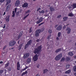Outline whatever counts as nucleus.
Masks as SVG:
<instances>
[{"instance_id": "obj_62", "label": "nucleus", "mask_w": 76, "mask_h": 76, "mask_svg": "<svg viewBox=\"0 0 76 76\" xmlns=\"http://www.w3.org/2000/svg\"><path fill=\"white\" fill-rule=\"evenodd\" d=\"M58 26V25H56L55 26V28H57Z\"/></svg>"}, {"instance_id": "obj_10", "label": "nucleus", "mask_w": 76, "mask_h": 76, "mask_svg": "<svg viewBox=\"0 0 76 76\" xmlns=\"http://www.w3.org/2000/svg\"><path fill=\"white\" fill-rule=\"evenodd\" d=\"M22 7L24 8L28 7V4L26 2L24 3V4L22 5Z\"/></svg>"}, {"instance_id": "obj_63", "label": "nucleus", "mask_w": 76, "mask_h": 76, "mask_svg": "<svg viewBox=\"0 0 76 76\" xmlns=\"http://www.w3.org/2000/svg\"><path fill=\"white\" fill-rule=\"evenodd\" d=\"M12 14H15V11H12Z\"/></svg>"}, {"instance_id": "obj_44", "label": "nucleus", "mask_w": 76, "mask_h": 76, "mask_svg": "<svg viewBox=\"0 0 76 76\" xmlns=\"http://www.w3.org/2000/svg\"><path fill=\"white\" fill-rule=\"evenodd\" d=\"M21 48H22V46H21V45H20L19 46V48L18 49V50H20Z\"/></svg>"}, {"instance_id": "obj_48", "label": "nucleus", "mask_w": 76, "mask_h": 76, "mask_svg": "<svg viewBox=\"0 0 76 76\" xmlns=\"http://www.w3.org/2000/svg\"><path fill=\"white\" fill-rule=\"evenodd\" d=\"M6 47H7V45H5V46H4V47L3 48V50H5V48H6Z\"/></svg>"}, {"instance_id": "obj_20", "label": "nucleus", "mask_w": 76, "mask_h": 76, "mask_svg": "<svg viewBox=\"0 0 76 76\" xmlns=\"http://www.w3.org/2000/svg\"><path fill=\"white\" fill-rule=\"evenodd\" d=\"M50 9L51 12H54L55 10V9L53 7H50Z\"/></svg>"}, {"instance_id": "obj_23", "label": "nucleus", "mask_w": 76, "mask_h": 76, "mask_svg": "<svg viewBox=\"0 0 76 76\" xmlns=\"http://www.w3.org/2000/svg\"><path fill=\"white\" fill-rule=\"evenodd\" d=\"M27 73H28V71H26L24 72H23L21 75V76H23L25 75H26Z\"/></svg>"}, {"instance_id": "obj_15", "label": "nucleus", "mask_w": 76, "mask_h": 76, "mask_svg": "<svg viewBox=\"0 0 76 76\" xmlns=\"http://www.w3.org/2000/svg\"><path fill=\"white\" fill-rule=\"evenodd\" d=\"M10 18V16H8L6 17L5 18V19L7 22H9V18Z\"/></svg>"}, {"instance_id": "obj_14", "label": "nucleus", "mask_w": 76, "mask_h": 76, "mask_svg": "<svg viewBox=\"0 0 76 76\" xmlns=\"http://www.w3.org/2000/svg\"><path fill=\"white\" fill-rule=\"evenodd\" d=\"M11 6V5L9 4L7 7L6 9L7 11H9V9H10V7Z\"/></svg>"}, {"instance_id": "obj_61", "label": "nucleus", "mask_w": 76, "mask_h": 76, "mask_svg": "<svg viewBox=\"0 0 76 76\" xmlns=\"http://www.w3.org/2000/svg\"><path fill=\"white\" fill-rule=\"evenodd\" d=\"M3 63V61H0V64H2Z\"/></svg>"}, {"instance_id": "obj_25", "label": "nucleus", "mask_w": 76, "mask_h": 76, "mask_svg": "<svg viewBox=\"0 0 76 76\" xmlns=\"http://www.w3.org/2000/svg\"><path fill=\"white\" fill-rule=\"evenodd\" d=\"M29 14H28L27 15L25 16L24 18H23V20H25V19H26V18H27V17H28V16H29Z\"/></svg>"}, {"instance_id": "obj_35", "label": "nucleus", "mask_w": 76, "mask_h": 76, "mask_svg": "<svg viewBox=\"0 0 76 76\" xmlns=\"http://www.w3.org/2000/svg\"><path fill=\"white\" fill-rule=\"evenodd\" d=\"M44 23H45V22H43L40 23V24H39L38 25V26H40L41 25H43L44 24Z\"/></svg>"}, {"instance_id": "obj_27", "label": "nucleus", "mask_w": 76, "mask_h": 76, "mask_svg": "<svg viewBox=\"0 0 76 76\" xmlns=\"http://www.w3.org/2000/svg\"><path fill=\"white\" fill-rule=\"evenodd\" d=\"M70 60V58L69 57H67L66 58V61H69Z\"/></svg>"}, {"instance_id": "obj_56", "label": "nucleus", "mask_w": 76, "mask_h": 76, "mask_svg": "<svg viewBox=\"0 0 76 76\" xmlns=\"http://www.w3.org/2000/svg\"><path fill=\"white\" fill-rule=\"evenodd\" d=\"M15 14H12V17H15Z\"/></svg>"}, {"instance_id": "obj_33", "label": "nucleus", "mask_w": 76, "mask_h": 76, "mask_svg": "<svg viewBox=\"0 0 76 76\" xmlns=\"http://www.w3.org/2000/svg\"><path fill=\"white\" fill-rule=\"evenodd\" d=\"M73 69L74 72H76V65L74 66Z\"/></svg>"}, {"instance_id": "obj_42", "label": "nucleus", "mask_w": 76, "mask_h": 76, "mask_svg": "<svg viewBox=\"0 0 76 76\" xmlns=\"http://www.w3.org/2000/svg\"><path fill=\"white\" fill-rule=\"evenodd\" d=\"M11 70L12 68L10 67H9L8 69V71H9V72H10V71H11Z\"/></svg>"}, {"instance_id": "obj_12", "label": "nucleus", "mask_w": 76, "mask_h": 76, "mask_svg": "<svg viewBox=\"0 0 76 76\" xmlns=\"http://www.w3.org/2000/svg\"><path fill=\"white\" fill-rule=\"evenodd\" d=\"M66 31H68L67 34H69L71 32V28H68L66 29Z\"/></svg>"}, {"instance_id": "obj_38", "label": "nucleus", "mask_w": 76, "mask_h": 76, "mask_svg": "<svg viewBox=\"0 0 76 76\" xmlns=\"http://www.w3.org/2000/svg\"><path fill=\"white\" fill-rule=\"evenodd\" d=\"M4 71L3 70H0V75H2V73H3Z\"/></svg>"}, {"instance_id": "obj_19", "label": "nucleus", "mask_w": 76, "mask_h": 76, "mask_svg": "<svg viewBox=\"0 0 76 76\" xmlns=\"http://www.w3.org/2000/svg\"><path fill=\"white\" fill-rule=\"evenodd\" d=\"M68 55L71 57H72V56H73L74 55V54L73 53H72V52H70L68 53Z\"/></svg>"}, {"instance_id": "obj_53", "label": "nucleus", "mask_w": 76, "mask_h": 76, "mask_svg": "<svg viewBox=\"0 0 76 76\" xmlns=\"http://www.w3.org/2000/svg\"><path fill=\"white\" fill-rule=\"evenodd\" d=\"M39 41V39H37L36 40V42H38Z\"/></svg>"}, {"instance_id": "obj_54", "label": "nucleus", "mask_w": 76, "mask_h": 76, "mask_svg": "<svg viewBox=\"0 0 76 76\" xmlns=\"http://www.w3.org/2000/svg\"><path fill=\"white\" fill-rule=\"evenodd\" d=\"M39 10H41V8H39L37 9V12H38V11H39Z\"/></svg>"}, {"instance_id": "obj_24", "label": "nucleus", "mask_w": 76, "mask_h": 76, "mask_svg": "<svg viewBox=\"0 0 76 76\" xmlns=\"http://www.w3.org/2000/svg\"><path fill=\"white\" fill-rule=\"evenodd\" d=\"M48 32L49 33V34H50L51 35V33L53 32L52 30L51 29H49L48 31Z\"/></svg>"}, {"instance_id": "obj_5", "label": "nucleus", "mask_w": 76, "mask_h": 76, "mask_svg": "<svg viewBox=\"0 0 76 76\" xmlns=\"http://www.w3.org/2000/svg\"><path fill=\"white\" fill-rule=\"evenodd\" d=\"M16 42L15 41L12 40L10 42L9 45L11 46H14Z\"/></svg>"}, {"instance_id": "obj_60", "label": "nucleus", "mask_w": 76, "mask_h": 76, "mask_svg": "<svg viewBox=\"0 0 76 76\" xmlns=\"http://www.w3.org/2000/svg\"><path fill=\"white\" fill-rule=\"evenodd\" d=\"M56 40H58L59 39V38H58V37H57L56 38Z\"/></svg>"}, {"instance_id": "obj_47", "label": "nucleus", "mask_w": 76, "mask_h": 76, "mask_svg": "<svg viewBox=\"0 0 76 76\" xmlns=\"http://www.w3.org/2000/svg\"><path fill=\"white\" fill-rule=\"evenodd\" d=\"M22 37L20 35H19L18 36V39H20V37Z\"/></svg>"}, {"instance_id": "obj_6", "label": "nucleus", "mask_w": 76, "mask_h": 76, "mask_svg": "<svg viewBox=\"0 0 76 76\" xmlns=\"http://www.w3.org/2000/svg\"><path fill=\"white\" fill-rule=\"evenodd\" d=\"M39 55H38L37 54H36L33 57V59L34 61H36L38 60V57Z\"/></svg>"}, {"instance_id": "obj_59", "label": "nucleus", "mask_w": 76, "mask_h": 76, "mask_svg": "<svg viewBox=\"0 0 76 76\" xmlns=\"http://www.w3.org/2000/svg\"><path fill=\"white\" fill-rule=\"evenodd\" d=\"M6 15V12H4L3 14V16H4V15Z\"/></svg>"}, {"instance_id": "obj_3", "label": "nucleus", "mask_w": 76, "mask_h": 76, "mask_svg": "<svg viewBox=\"0 0 76 76\" xmlns=\"http://www.w3.org/2000/svg\"><path fill=\"white\" fill-rule=\"evenodd\" d=\"M41 32V29H38L35 32V36L36 37H38L39 36V34H40Z\"/></svg>"}, {"instance_id": "obj_32", "label": "nucleus", "mask_w": 76, "mask_h": 76, "mask_svg": "<svg viewBox=\"0 0 76 76\" xmlns=\"http://www.w3.org/2000/svg\"><path fill=\"white\" fill-rule=\"evenodd\" d=\"M57 36L58 38H59V37H60V36H61V33H60V32L58 33Z\"/></svg>"}, {"instance_id": "obj_45", "label": "nucleus", "mask_w": 76, "mask_h": 76, "mask_svg": "<svg viewBox=\"0 0 76 76\" xmlns=\"http://www.w3.org/2000/svg\"><path fill=\"white\" fill-rule=\"evenodd\" d=\"M22 34H23V32L21 31L19 35H21V36L22 37Z\"/></svg>"}, {"instance_id": "obj_4", "label": "nucleus", "mask_w": 76, "mask_h": 76, "mask_svg": "<svg viewBox=\"0 0 76 76\" xmlns=\"http://www.w3.org/2000/svg\"><path fill=\"white\" fill-rule=\"evenodd\" d=\"M62 57V55L61 54H59L55 57V59L57 61L59 60Z\"/></svg>"}, {"instance_id": "obj_7", "label": "nucleus", "mask_w": 76, "mask_h": 76, "mask_svg": "<svg viewBox=\"0 0 76 76\" xmlns=\"http://www.w3.org/2000/svg\"><path fill=\"white\" fill-rule=\"evenodd\" d=\"M63 26L61 25H60L56 29L57 31H61L62 29Z\"/></svg>"}, {"instance_id": "obj_16", "label": "nucleus", "mask_w": 76, "mask_h": 76, "mask_svg": "<svg viewBox=\"0 0 76 76\" xmlns=\"http://www.w3.org/2000/svg\"><path fill=\"white\" fill-rule=\"evenodd\" d=\"M9 65V62H8L5 65V68H7V67H8V66Z\"/></svg>"}, {"instance_id": "obj_13", "label": "nucleus", "mask_w": 76, "mask_h": 76, "mask_svg": "<svg viewBox=\"0 0 76 76\" xmlns=\"http://www.w3.org/2000/svg\"><path fill=\"white\" fill-rule=\"evenodd\" d=\"M61 48H58L55 50V53H58V52H60V51H61Z\"/></svg>"}, {"instance_id": "obj_18", "label": "nucleus", "mask_w": 76, "mask_h": 76, "mask_svg": "<svg viewBox=\"0 0 76 76\" xmlns=\"http://www.w3.org/2000/svg\"><path fill=\"white\" fill-rule=\"evenodd\" d=\"M5 56V54H4V53H1V57L2 58H4V56Z\"/></svg>"}, {"instance_id": "obj_52", "label": "nucleus", "mask_w": 76, "mask_h": 76, "mask_svg": "<svg viewBox=\"0 0 76 76\" xmlns=\"http://www.w3.org/2000/svg\"><path fill=\"white\" fill-rule=\"evenodd\" d=\"M66 28V26L65 25L63 27V29H64L65 28Z\"/></svg>"}, {"instance_id": "obj_26", "label": "nucleus", "mask_w": 76, "mask_h": 76, "mask_svg": "<svg viewBox=\"0 0 76 76\" xmlns=\"http://www.w3.org/2000/svg\"><path fill=\"white\" fill-rule=\"evenodd\" d=\"M68 16H70V17H73V16H74L73 14L72 13H69L68 14Z\"/></svg>"}, {"instance_id": "obj_31", "label": "nucleus", "mask_w": 76, "mask_h": 76, "mask_svg": "<svg viewBox=\"0 0 76 76\" xmlns=\"http://www.w3.org/2000/svg\"><path fill=\"white\" fill-rule=\"evenodd\" d=\"M39 21L40 22H42V20H43V18L42 17H41L39 19Z\"/></svg>"}, {"instance_id": "obj_41", "label": "nucleus", "mask_w": 76, "mask_h": 76, "mask_svg": "<svg viewBox=\"0 0 76 76\" xmlns=\"http://www.w3.org/2000/svg\"><path fill=\"white\" fill-rule=\"evenodd\" d=\"M39 13H44L45 12L44 11L42 10L41 11H39Z\"/></svg>"}, {"instance_id": "obj_37", "label": "nucleus", "mask_w": 76, "mask_h": 76, "mask_svg": "<svg viewBox=\"0 0 76 76\" xmlns=\"http://www.w3.org/2000/svg\"><path fill=\"white\" fill-rule=\"evenodd\" d=\"M51 34L48 35V37H47V39H50V38H51Z\"/></svg>"}, {"instance_id": "obj_64", "label": "nucleus", "mask_w": 76, "mask_h": 76, "mask_svg": "<svg viewBox=\"0 0 76 76\" xmlns=\"http://www.w3.org/2000/svg\"><path fill=\"white\" fill-rule=\"evenodd\" d=\"M74 75L75 76H76V72L74 74Z\"/></svg>"}, {"instance_id": "obj_51", "label": "nucleus", "mask_w": 76, "mask_h": 76, "mask_svg": "<svg viewBox=\"0 0 76 76\" xmlns=\"http://www.w3.org/2000/svg\"><path fill=\"white\" fill-rule=\"evenodd\" d=\"M15 13H16V12H17V8H15Z\"/></svg>"}, {"instance_id": "obj_43", "label": "nucleus", "mask_w": 76, "mask_h": 76, "mask_svg": "<svg viewBox=\"0 0 76 76\" xmlns=\"http://www.w3.org/2000/svg\"><path fill=\"white\" fill-rule=\"evenodd\" d=\"M28 13H30V10H28L27 11L25 12L26 14H27Z\"/></svg>"}, {"instance_id": "obj_21", "label": "nucleus", "mask_w": 76, "mask_h": 76, "mask_svg": "<svg viewBox=\"0 0 76 76\" xmlns=\"http://www.w3.org/2000/svg\"><path fill=\"white\" fill-rule=\"evenodd\" d=\"M11 3V0H7V2L6 4V6L7 5H8L9 3Z\"/></svg>"}, {"instance_id": "obj_34", "label": "nucleus", "mask_w": 76, "mask_h": 76, "mask_svg": "<svg viewBox=\"0 0 76 76\" xmlns=\"http://www.w3.org/2000/svg\"><path fill=\"white\" fill-rule=\"evenodd\" d=\"M28 66H26L25 68L22 69V71H24L26 69H28Z\"/></svg>"}, {"instance_id": "obj_50", "label": "nucleus", "mask_w": 76, "mask_h": 76, "mask_svg": "<svg viewBox=\"0 0 76 76\" xmlns=\"http://www.w3.org/2000/svg\"><path fill=\"white\" fill-rule=\"evenodd\" d=\"M5 0H1L0 2L1 3H3L4 1H5Z\"/></svg>"}, {"instance_id": "obj_11", "label": "nucleus", "mask_w": 76, "mask_h": 76, "mask_svg": "<svg viewBox=\"0 0 76 76\" xmlns=\"http://www.w3.org/2000/svg\"><path fill=\"white\" fill-rule=\"evenodd\" d=\"M17 70H20V64H19V62L17 63Z\"/></svg>"}, {"instance_id": "obj_1", "label": "nucleus", "mask_w": 76, "mask_h": 76, "mask_svg": "<svg viewBox=\"0 0 76 76\" xmlns=\"http://www.w3.org/2000/svg\"><path fill=\"white\" fill-rule=\"evenodd\" d=\"M42 49V45H40L38 46L37 48H36L33 51V53L34 54H39V52H41V49Z\"/></svg>"}, {"instance_id": "obj_28", "label": "nucleus", "mask_w": 76, "mask_h": 76, "mask_svg": "<svg viewBox=\"0 0 76 76\" xmlns=\"http://www.w3.org/2000/svg\"><path fill=\"white\" fill-rule=\"evenodd\" d=\"M71 72V70H69L67 71H66L65 73H70Z\"/></svg>"}, {"instance_id": "obj_49", "label": "nucleus", "mask_w": 76, "mask_h": 76, "mask_svg": "<svg viewBox=\"0 0 76 76\" xmlns=\"http://www.w3.org/2000/svg\"><path fill=\"white\" fill-rule=\"evenodd\" d=\"M41 23V22L39 21V20L36 22V23L37 24H39V23Z\"/></svg>"}, {"instance_id": "obj_58", "label": "nucleus", "mask_w": 76, "mask_h": 76, "mask_svg": "<svg viewBox=\"0 0 76 76\" xmlns=\"http://www.w3.org/2000/svg\"><path fill=\"white\" fill-rule=\"evenodd\" d=\"M16 32L17 33H19V30H17V31H16Z\"/></svg>"}, {"instance_id": "obj_8", "label": "nucleus", "mask_w": 76, "mask_h": 76, "mask_svg": "<svg viewBox=\"0 0 76 76\" xmlns=\"http://www.w3.org/2000/svg\"><path fill=\"white\" fill-rule=\"evenodd\" d=\"M29 56V53H27L24 55L23 57L24 58H28Z\"/></svg>"}, {"instance_id": "obj_17", "label": "nucleus", "mask_w": 76, "mask_h": 76, "mask_svg": "<svg viewBox=\"0 0 76 76\" xmlns=\"http://www.w3.org/2000/svg\"><path fill=\"white\" fill-rule=\"evenodd\" d=\"M47 72H48V70L47 69H45L43 70V74H45V73H46Z\"/></svg>"}, {"instance_id": "obj_40", "label": "nucleus", "mask_w": 76, "mask_h": 76, "mask_svg": "<svg viewBox=\"0 0 76 76\" xmlns=\"http://www.w3.org/2000/svg\"><path fill=\"white\" fill-rule=\"evenodd\" d=\"M32 27H31L30 28L29 30V33H31V32H32Z\"/></svg>"}, {"instance_id": "obj_36", "label": "nucleus", "mask_w": 76, "mask_h": 76, "mask_svg": "<svg viewBox=\"0 0 76 76\" xmlns=\"http://www.w3.org/2000/svg\"><path fill=\"white\" fill-rule=\"evenodd\" d=\"M70 67V65L68 64L67 65H66V69H68Z\"/></svg>"}, {"instance_id": "obj_46", "label": "nucleus", "mask_w": 76, "mask_h": 76, "mask_svg": "<svg viewBox=\"0 0 76 76\" xmlns=\"http://www.w3.org/2000/svg\"><path fill=\"white\" fill-rule=\"evenodd\" d=\"M61 15H59L58 16H57V18H58V19H60V18H61Z\"/></svg>"}, {"instance_id": "obj_55", "label": "nucleus", "mask_w": 76, "mask_h": 76, "mask_svg": "<svg viewBox=\"0 0 76 76\" xmlns=\"http://www.w3.org/2000/svg\"><path fill=\"white\" fill-rule=\"evenodd\" d=\"M37 68H39V64H38L37 66Z\"/></svg>"}, {"instance_id": "obj_2", "label": "nucleus", "mask_w": 76, "mask_h": 76, "mask_svg": "<svg viewBox=\"0 0 76 76\" xmlns=\"http://www.w3.org/2000/svg\"><path fill=\"white\" fill-rule=\"evenodd\" d=\"M32 39H30L29 41H28L24 47L25 50L26 49V48H27L28 47H29V45H31L32 44Z\"/></svg>"}, {"instance_id": "obj_30", "label": "nucleus", "mask_w": 76, "mask_h": 76, "mask_svg": "<svg viewBox=\"0 0 76 76\" xmlns=\"http://www.w3.org/2000/svg\"><path fill=\"white\" fill-rule=\"evenodd\" d=\"M72 7H73L74 9H75V8H76V3L73 4V5L72 6Z\"/></svg>"}, {"instance_id": "obj_29", "label": "nucleus", "mask_w": 76, "mask_h": 76, "mask_svg": "<svg viewBox=\"0 0 76 76\" xmlns=\"http://www.w3.org/2000/svg\"><path fill=\"white\" fill-rule=\"evenodd\" d=\"M67 17H65L63 18V19L64 21H66L67 20Z\"/></svg>"}, {"instance_id": "obj_9", "label": "nucleus", "mask_w": 76, "mask_h": 76, "mask_svg": "<svg viewBox=\"0 0 76 76\" xmlns=\"http://www.w3.org/2000/svg\"><path fill=\"white\" fill-rule=\"evenodd\" d=\"M20 4V1L18 0L16 1V3H15V6H18Z\"/></svg>"}, {"instance_id": "obj_39", "label": "nucleus", "mask_w": 76, "mask_h": 76, "mask_svg": "<svg viewBox=\"0 0 76 76\" xmlns=\"http://www.w3.org/2000/svg\"><path fill=\"white\" fill-rule=\"evenodd\" d=\"M65 61V58H62L61 60V61Z\"/></svg>"}, {"instance_id": "obj_57", "label": "nucleus", "mask_w": 76, "mask_h": 76, "mask_svg": "<svg viewBox=\"0 0 76 76\" xmlns=\"http://www.w3.org/2000/svg\"><path fill=\"white\" fill-rule=\"evenodd\" d=\"M4 70V72L5 73V74L7 72V70L5 69Z\"/></svg>"}, {"instance_id": "obj_22", "label": "nucleus", "mask_w": 76, "mask_h": 76, "mask_svg": "<svg viewBox=\"0 0 76 76\" xmlns=\"http://www.w3.org/2000/svg\"><path fill=\"white\" fill-rule=\"evenodd\" d=\"M27 61L28 63H31V59L30 58H28L27 59Z\"/></svg>"}]
</instances>
